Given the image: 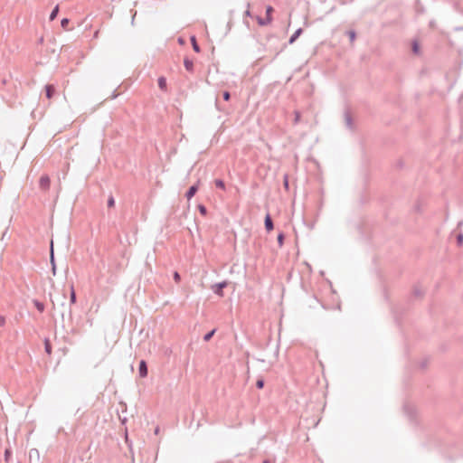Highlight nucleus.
<instances>
[{
	"label": "nucleus",
	"instance_id": "obj_1",
	"mask_svg": "<svg viewBox=\"0 0 463 463\" xmlns=\"http://www.w3.org/2000/svg\"><path fill=\"white\" fill-rule=\"evenodd\" d=\"M273 12H274V8L271 5H267L266 6V17H261L259 15H257L255 17L258 24L260 26H265V25L269 24L273 20V17H272Z\"/></svg>",
	"mask_w": 463,
	"mask_h": 463
},
{
	"label": "nucleus",
	"instance_id": "obj_2",
	"mask_svg": "<svg viewBox=\"0 0 463 463\" xmlns=\"http://www.w3.org/2000/svg\"><path fill=\"white\" fill-rule=\"evenodd\" d=\"M228 286V281L223 280L218 283L213 284L211 288L213 292L218 297H223V289Z\"/></svg>",
	"mask_w": 463,
	"mask_h": 463
},
{
	"label": "nucleus",
	"instance_id": "obj_3",
	"mask_svg": "<svg viewBox=\"0 0 463 463\" xmlns=\"http://www.w3.org/2000/svg\"><path fill=\"white\" fill-rule=\"evenodd\" d=\"M51 185V179L49 175H43L40 177L39 186L43 191H48Z\"/></svg>",
	"mask_w": 463,
	"mask_h": 463
},
{
	"label": "nucleus",
	"instance_id": "obj_4",
	"mask_svg": "<svg viewBox=\"0 0 463 463\" xmlns=\"http://www.w3.org/2000/svg\"><path fill=\"white\" fill-rule=\"evenodd\" d=\"M344 118H345V123L346 128H349L350 130H354V121H353L352 115H351V113H350V111L348 109H346L345 111Z\"/></svg>",
	"mask_w": 463,
	"mask_h": 463
},
{
	"label": "nucleus",
	"instance_id": "obj_5",
	"mask_svg": "<svg viewBox=\"0 0 463 463\" xmlns=\"http://www.w3.org/2000/svg\"><path fill=\"white\" fill-rule=\"evenodd\" d=\"M199 184L200 180H198L196 184L191 185L189 189L186 191L185 197L187 198V200H191L195 195L199 189Z\"/></svg>",
	"mask_w": 463,
	"mask_h": 463
},
{
	"label": "nucleus",
	"instance_id": "obj_6",
	"mask_svg": "<svg viewBox=\"0 0 463 463\" xmlns=\"http://www.w3.org/2000/svg\"><path fill=\"white\" fill-rule=\"evenodd\" d=\"M147 373H148V369H147L146 362L145 360H141L139 362V365H138V374L141 378H145L147 376Z\"/></svg>",
	"mask_w": 463,
	"mask_h": 463
},
{
	"label": "nucleus",
	"instance_id": "obj_7",
	"mask_svg": "<svg viewBox=\"0 0 463 463\" xmlns=\"http://www.w3.org/2000/svg\"><path fill=\"white\" fill-rule=\"evenodd\" d=\"M264 226L268 232L274 229V223L269 213H267L264 219Z\"/></svg>",
	"mask_w": 463,
	"mask_h": 463
},
{
	"label": "nucleus",
	"instance_id": "obj_8",
	"mask_svg": "<svg viewBox=\"0 0 463 463\" xmlns=\"http://www.w3.org/2000/svg\"><path fill=\"white\" fill-rule=\"evenodd\" d=\"M56 92L55 87L52 84L45 85V96L47 99H51Z\"/></svg>",
	"mask_w": 463,
	"mask_h": 463
},
{
	"label": "nucleus",
	"instance_id": "obj_9",
	"mask_svg": "<svg viewBox=\"0 0 463 463\" xmlns=\"http://www.w3.org/2000/svg\"><path fill=\"white\" fill-rule=\"evenodd\" d=\"M50 260H51L52 274L55 275L56 274V264H55V260H54L52 242L51 243Z\"/></svg>",
	"mask_w": 463,
	"mask_h": 463
},
{
	"label": "nucleus",
	"instance_id": "obj_10",
	"mask_svg": "<svg viewBox=\"0 0 463 463\" xmlns=\"http://www.w3.org/2000/svg\"><path fill=\"white\" fill-rule=\"evenodd\" d=\"M303 29L298 28L295 31V33L289 37L288 44H293L297 39L302 34Z\"/></svg>",
	"mask_w": 463,
	"mask_h": 463
},
{
	"label": "nucleus",
	"instance_id": "obj_11",
	"mask_svg": "<svg viewBox=\"0 0 463 463\" xmlns=\"http://www.w3.org/2000/svg\"><path fill=\"white\" fill-rule=\"evenodd\" d=\"M158 87L161 90L166 91L167 90V82L166 78L164 76H161L157 80Z\"/></svg>",
	"mask_w": 463,
	"mask_h": 463
},
{
	"label": "nucleus",
	"instance_id": "obj_12",
	"mask_svg": "<svg viewBox=\"0 0 463 463\" xmlns=\"http://www.w3.org/2000/svg\"><path fill=\"white\" fill-rule=\"evenodd\" d=\"M184 65L186 71L190 72L194 71V61L190 60L188 57L184 58Z\"/></svg>",
	"mask_w": 463,
	"mask_h": 463
},
{
	"label": "nucleus",
	"instance_id": "obj_13",
	"mask_svg": "<svg viewBox=\"0 0 463 463\" xmlns=\"http://www.w3.org/2000/svg\"><path fill=\"white\" fill-rule=\"evenodd\" d=\"M190 41H191V43H192V47H193V50L195 52H201V48L197 43V40H196V37L194 35H192L190 37Z\"/></svg>",
	"mask_w": 463,
	"mask_h": 463
},
{
	"label": "nucleus",
	"instance_id": "obj_14",
	"mask_svg": "<svg viewBox=\"0 0 463 463\" xmlns=\"http://www.w3.org/2000/svg\"><path fill=\"white\" fill-rule=\"evenodd\" d=\"M77 302V296L73 285L71 286L70 304L74 305Z\"/></svg>",
	"mask_w": 463,
	"mask_h": 463
},
{
	"label": "nucleus",
	"instance_id": "obj_15",
	"mask_svg": "<svg viewBox=\"0 0 463 463\" xmlns=\"http://www.w3.org/2000/svg\"><path fill=\"white\" fill-rule=\"evenodd\" d=\"M411 52L416 55H419L420 52V47L417 40H414L411 43Z\"/></svg>",
	"mask_w": 463,
	"mask_h": 463
},
{
	"label": "nucleus",
	"instance_id": "obj_16",
	"mask_svg": "<svg viewBox=\"0 0 463 463\" xmlns=\"http://www.w3.org/2000/svg\"><path fill=\"white\" fill-rule=\"evenodd\" d=\"M33 303L39 312L43 313L44 311L45 306L43 302L39 301L38 299H33Z\"/></svg>",
	"mask_w": 463,
	"mask_h": 463
},
{
	"label": "nucleus",
	"instance_id": "obj_17",
	"mask_svg": "<svg viewBox=\"0 0 463 463\" xmlns=\"http://www.w3.org/2000/svg\"><path fill=\"white\" fill-rule=\"evenodd\" d=\"M125 442L127 443V445H128V447L129 449V451L131 453L132 461H134V452H133V448H132V441L128 439L127 431H126V434H125Z\"/></svg>",
	"mask_w": 463,
	"mask_h": 463
},
{
	"label": "nucleus",
	"instance_id": "obj_18",
	"mask_svg": "<svg viewBox=\"0 0 463 463\" xmlns=\"http://www.w3.org/2000/svg\"><path fill=\"white\" fill-rule=\"evenodd\" d=\"M284 241H285V234L283 232H280L277 237V241H278L279 248H281L284 245Z\"/></svg>",
	"mask_w": 463,
	"mask_h": 463
},
{
	"label": "nucleus",
	"instance_id": "obj_19",
	"mask_svg": "<svg viewBox=\"0 0 463 463\" xmlns=\"http://www.w3.org/2000/svg\"><path fill=\"white\" fill-rule=\"evenodd\" d=\"M214 184H215V186L221 190L224 191L226 189L225 183L222 179H215Z\"/></svg>",
	"mask_w": 463,
	"mask_h": 463
},
{
	"label": "nucleus",
	"instance_id": "obj_20",
	"mask_svg": "<svg viewBox=\"0 0 463 463\" xmlns=\"http://www.w3.org/2000/svg\"><path fill=\"white\" fill-rule=\"evenodd\" d=\"M58 13H59V5H56L51 12L50 14V16H49V20L50 21H53L57 15H58Z\"/></svg>",
	"mask_w": 463,
	"mask_h": 463
},
{
	"label": "nucleus",
	"instance_id": "obj_21",
	"mask_svg": "<svg viewBox=\"0 0 463 463\" xmlns=\"http://www.w3.org/2000/svg\"><path fill=\"white\" fill-rule=\"evenodd\" d=\"M44 350L48 354H52V344L48 338L44 339Z\"/></svg>",
	"mask_w": 463,
	"mask_h": 463
},
{
	"label": "nucleus",
	"instance_id": "obj_22",
	"mask_svg": "<svg viewBox=\"0 0 463 463\" xmlns=\"http://www.w3.org/2000/svg\"><path fill=\"white\" fill-rule=\"evenodd\" d=\"M403 409H404L405 412L408 414L409 418L411 420H412V418L414 416L413 408L409 405H404Z\"/></svg>",
	"mask_w": 463,
	"mask_h": 463
},
{
	"label": "nucleus",
	"instance_id": "obj_23",
	"mask_svg": "<svg viewBox=\"0 0 463 463\" xmlns=\"http://www.w3.org/2000/svg\"><path fill=\"white\" fill-rule=\"evenodd\" d=\"M216 332V328H213L212 329L211 331H209L208 333H206L204 335H203V340L205 342H208L212 339V337L214 335Z\"/></svg>",
	"mask_w": 463,
	"mask_h": 463
},
{
	"label": "nucleus",
	"instance_id": "obj_24",
	"mask_svg": "<svg viewBox=\"0 0 463 463\" xmlns=\"http://www.w3.org/2000/svg\"><path fill=\"white\" fill-rule=\"evenodd\" d=\"M197 208H198L199 213H200L203 216H206V215H207V213H208V210H207V208H206V206H205V205H203V204H198Z\"/></svg>",
	"mask_w": 463,
	"mask_h": 463
},
{
	"label": "nucleus",
	"instance_id": "obj_25",
	"mask_svg": "<svg viewBox=\"0 0 463 463\" xmlns=\"http://www.w3.org/2000/svg\"><path fill=\"white\" fill-rule=\"evenodd\" d=\"M346 34L348 35L349 37V40L351 43L354 42L355 38H356V33L355 31L354 30H349L346 32Z\"/></svg>",
	"mask_w": 463,
	"mask_h": 463
},
{
	"label": "nucleus",
	"instance_id": "obj_26",
	"mask_svg": "<svg viewBox=\"0 0 463 463\" xmlns=\"http://www.w3.org/2000/svg\"><path fill=\"white\" fill-rule=\"evenodd\" d=\"M413 295L416 298H420L423 296V291H421L420 288L418 286H416L413 288Z\"/></svg>",
	"mask_w": 463,
	"mask_h": 463
},
{
	"label": "nucleus",
	"instance_id": "obj_27",
	"mask_svg": "<svg viewBox=\"0 0 463 463\" xmlns=\"http://www.w3.org/2000/svg\"><path fill=\"white\" fill-rule=\"evenodd\" d=\"M294 116H295V117H294L293 124H294V125H297V124H298V123H299V121H300L301 114H300V112H299L298 110H295V111H294Z\"/></svg>",
	"mask_w": 463,
	"mask_h": 463
},
{
	"label": "nucleus",
	"instance_id": "obj_28",
	"mask_svg": "<svg viewBox=\"0 0 463 463\" xmlns=\"http://www.w3.org/2000/svg\"><path fill=\"white\" fill-rule=\"evenodd\" d=\"M70 24V19L69 18H62L61 21V26L67 30L68 29V25Z\"/></svg>",
	"mask_w": 463,
	"mask_h": 463
},
{
	"label": "nucleus",
	"instance_id": "obj_29",
	"mask_svg": "<svg viewBox=\"0 0 463 463\" xmlns=\"http://www.w3.org/2000/svg\"><path fill=\"white\" fill-rule=\"evenodd\" d=\"M11 456H12V450H11V449H5V454H4L5 460V461H9V459H10Z\"/></svg>",
	"mask_w": 463,
	"mask_h": 463
},
{
	"label": "nucleus",
	"instance_id": "obj_30",
	"mask_svg": "<svg viewBox=\"0 0 463 463\" xmlns=\"http://www.w3.org/2000/svg\"><path fill=\"white\" fill-rule=\"evenodd\" d=\"M107 205H108L109 208H111V207L115 206V199H114V197L112 195H110L108 198Z\"/></svg>",
	"mask_w": 463,
	"mask_h": 463
},
{
	"label": "nucleus",
	"instance_id": "obj_31",
	"mask_svg": "<svg viewBox=\"0 0 463 463\" xmlns=\"http://www.w3.org/2000/svg\"><path fill=\"white\" fill-rule=\"evenodd\" d=\"M264 384H265V381L263 378H260L256 382V387L258 389H262L264 387Z\"/></svg>",
	"mask_w": 463,
	"mask_h": 463
},
{
	"label": "nucleus",
	"instance_id": "obj_32",
	"mask_svg": "<svg viewBox=\"0 0 463 463\" xmlns=\"http://www.w3.org/2000/svg\"><path fill=\"white\" fill-rule=\"evenodd\" d=\"M283 185H284L286 190H288V188H289V182H288V175L287 174L284 175Z\"/></svg>",
	"mask_w": 463,
	"mask_h": 463
},
{
	"label": "nucleus",
	"instance_id": "obj_33",
	"mask_svg": "<svg viewBox=\"0 0 463 463\" xmlns=\"http://www.w3.org/2000/svg\"><path fill=\"white\" fill-rule=\"evenodd\" d=\"M456 240H457V244L458 246H461L463 244V233H458L456 237Z\"/></svg>",
	"mask_w": 463,
	"mask_h": 463
},
{
	"label": "nucleus",
	"instance_id": "obj_34",
	"mask_svg": "<svg viewBox=\"0 0 463 463\" xmlns=\"http://www.w3.org/2000/svg\"><path fill=\"white\" fill-rule=\"evenodd\" d=\"M222 98L225 101H229L231 99V93L228 90L222 92Z\"/></svg>",
	"mask_w": 463,
	"mask_h": 463
},
{
	"label": "nucleus",
	"instance_id": "obj_35",
	"mask_svg": "<svg viewBox=\"0 0 463 463\" xmlns=\"http://www.w3.org/2000/svg\"><path fill=\"white\" fill-rule=\"evenodd\" d=\"M245 17H252V14L250 11V3L247 4V10L244 12Z\"/></svg>",
	"mask_w": 463,
	"mask_h": 463
},
{
	"label": "nucleus",
	"instance_id": "obj_36",
	"mask_svg": "<svg viewBox=\"0 0 463 463\" xmlns=\"http://www.w3.org/2000/svg\"><path fill=\"white\" fill-rule=\"evenodd\" d=\"M174 279L175 282L181 281V276L177 271H175V273H174Z\"/></svg>",
	"mask_w": 463,
	"mask_h": 463
},
{
	"label": "nucleus",
	"instance_id": "obj_37",
	"mask_svg": "<svg viewBox=\"0 0 463 463\" xmlns=\"http://www.w3.org/2000/svg\"><path fill=\"white\" fill-rule=\"evenodd\" d=\"M5 324V317L4 316H0V326H4Z\"/></svg>",
	"mask_w": 463,
	"mask_h": 463
},
{
	"label": "nucleus",
	"instance_id": "obj_38",
	"mask_svg": "<svg viewBox=\"0 0 463 463\" xmlns=\"http://www.w3.org/2000/svg\"><path fill=\"white\" fill-rule=\"evenodd\" d=\"M118 96V94L117 93V91H116V90H114V91L111 93L110 97H109V99H116Z\"/></svg>",
	"mask_w": 463,
	"mask_h": 463
},
{
	"label": "nucleus",
	"instance_id": "obj_39",
	"mask_svg": "<svg viewBox=\"0 0 463 463\" xmlns=\"http://www.w3.org/2000/svg\"><path fill=\"white\" fill-rule=\"evenodd\" d=\"M274 462H275V460H274V461H271L270 459H264V460L262 461V463H274Z\"/></svg>",
	"mask_w": 463,
	"mask_h": 463
},
{
	"label": "nucleus",
	"instance_id": "obj_40",
	"mask_svg": "<svg viewBox=\"0 0 463 463\" xmlns=\"http://www.w3.org/2000/svg\"><path fill=\"white\" fill-rule=\"evenodd\" d=\"M426 366H427V362L421 363V364H420L421 368H425Z\"/></svg>",
	"mask_w": 463,
	"mask_h": 463
},
{
	"label": "nucleus",
	"instance_id": "obj_41",
	"mask_svg": "<svg viewBox=\"0 0 463 463\" xmlns=\"http://www.w3.org/2000/svg\"><path fill=\"white\" fill-rule=\"evenodd\" d=\"M243 23L247 25V27H249V26H250L249 22H248V21H246L245 19L243 20Z\"/></svg>",
	"mask_w": 463,
	"mask_h": 463
},
{
	"label": "nucleus",
	"instance_id": "obj_42",
	"mask_svg": "<svg viewBox=\"0 0 463 463\" xmlns=\"http://www.w3.org/2000/svg\"><path fill=\"white\" fill-rule=\"evenodd\" d=\"M415 210H416L417 212H420V206H419V205H416Z\"/></svg>",
	"mask_w": 463,
	"mask_h": 463
},
{
	"label": "nucleus",
	"instance_id": "obj_43",
	"mask_svg": "<svg viewBox=\"0 0 463 463\" xmlns=\"http://www.w3.org/2000/svg\"><path fill=\"white\" fill-rule=\"evenodd\" d=\"M158 431H159V428H158V427H156V430H155V433H156V434H157V433H158Z\"/></svg>",
	"mask_w": 463,
	"mask_h": 463
},
{
	"label": "nucleus",
	"instance_id": "obj_44",
	"mask_svg": "<svg viewBox=\"0 0 463 463\" xmlns=\"http://www.w3.org/2000/svg\"><path fill=\"white\" fill-rule=\"evenodd\" d=\"M178 41H179L180 43H183V39L182 38H179Z\"/></svg>",
	"mask_w": 463,
	"mask_h": 463
},
{
	"label": "nucleus",
	"instance_id": "obj_45",
	"mask_svg": "<svg viewBox=\"0 0 463 463\" xmlns=\"http://www.w3.org/2000/svg\"><path fill=\"white\" fill-rule=\"evenodd\" d=\"M62 298H63V299H65V298H66V294H65V293H63V294H62Z\"/></svg>",
	"mask_w": 463,
	"mask_h": 463
},
{
	"label": "nucleus",
	"instance_id": "obj_46",
	"mask_svg": "<svg viewBox=\"0 0 463 463\" xmlns=\"http://www.w3.org/2000/svg\"><path fill=\"white\" fill-rule=\"evenodd\" d=\"M215 104H216V107L219 109V107H218V99L215 100Z\"/></svg>",
	"mask_w": 463,
	"mask_h": 463
},
{
	"label": "nucleus",
	"instance_id": "obj_47",
	"mask_svg": "<svg viewBox=\"0 0 463 463\" xmlns=\"http://www.w3.org/2000/svg\"><path fill=\"white\" fill-rule=\"evenodd\" d=\"M71 314H72V311L71 309L70 308V317H71Z\"/></svg>",
	"mask_w": 463,
	"mask_h": 463
},
{
	"label": "nucleus",
	"instance_id": "obj_48",
	"mask_svg": "<svg viewBox=\"0 0 463 463\" xmlns=\"http://www.w3.org/2000/svg\"><path fill=\"white\" fill-rule=\"evenodd\" d=\"M17 463H21V462H17Z\"/></svg>",
	"mask_w": 463,
	"mask_h": 463
}]
</instances>
